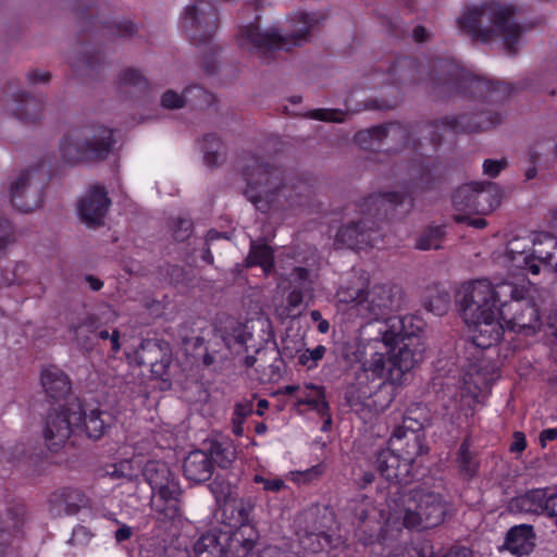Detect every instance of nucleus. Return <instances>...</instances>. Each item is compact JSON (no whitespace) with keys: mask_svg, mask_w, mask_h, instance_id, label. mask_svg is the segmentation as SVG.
I'll use <instances>...</instances> for the list:
<instances>
[{"mask_svg":"<svg viewBox=\"0 0 557 557\" xmlns=\"http://www.w3.org/2000/svg\"><path fill=\"white\" fill-rule=\"evenodd\" d=\"M475 214H487L495 210L500 203V193L495 183L475 182Z\"/></svg>","mask_w":557,"mask_h":557,"instance_id":"34","label":"nucleus"},{"mask_svg":"<svg viewBox=\"0 0 557 557\" xmlns=\"http://www.w3.org/2000/svg\"><path fill=\"white\" fill-rule=\"evenodd\" d=\"M81 221L90 228L104 224V186L95 185L78 202Z\"/></svg>","mask_w":557,"mask_h":557,"instance_id":"19","label":"nucleus"},{"mask_svg":"<svg viewBox=\"0 0 557 557\" xmlns=\"http://www.w3.org/2000/svg\"><path fill=\"white\" fill-rule=\"evenodd\" d=\"M214 470L212 457L206 450L195 449L185 457L183 473L185 478L196 484L211 479Z\"/></svg>","mask_w":557,"mask_h":557,"instance_id":"24","label":"nucleus"},{"mask_svg":"<svg viewBox=\"0 0 557 557\" xmlns=\"http://www.w3.org/2000/svg\"><path fill=\"white\" fill-rule=\"evenodd\" d=\"M536 534L531 524H517L511 527L505 536L500 549L510 552L516 556H525L535 548Z\"/></svg>","mask_w":557,"mask_h":557,"instance_id":"22","label":"nucleus"},{"mask_svg":"<svg viewBox=\"0 0 557 557\" xmlns=\"http://www.w3.org/2000/svg\"><path fill=\"white\" fill-rule=\"evenodd\" d=\"M205 161L209 166H216L223 159V145L215 134L203 136Z\"/></svg>","mask_w":557,"mask_h":557,"instance_id":"42","label":"nucleus"},{"mask_svg":"<svg viewBox=\"0 0 557 557\" xmlns=\"http://www.w3.org/2000/svg\"><path fill=\"white\" fill-rule=\"evenodd\" d=\"M4 283L8 285H23L30 281L29 268L25 262H18L15 264L14 270L11 274V277L5 276L3 278Z\"/></svg>","mask_w":557,"mask_h":557,"instance_id":"55","label":"nucleus"},{"mask_svg":"<svg viewBox=\"0 0 557 557\" xmlns=\"http://www.w3.org/2000/svg\"><path fill=\"white\" fill-rule=\"evenodd\" d=\"M518 7L488 0L480 7L467 10L458 20L460 30L472 40L483 44L497 37L503 39L507 54L516 55L524 28L513 21Z\"/></svg>","mask_w":557,"mask_h":557,"instance_id":"3","label":"nucleus"},{"mask_svg":"<svg viewBox=\"0 0 557 557\" xmlns=\"http://www.w3.org/2000/svg\"><path fill=\"white\" fill-rule=\"evenodd\" d=\"M434 70L437 76L432 77V87L440 97L456 92L487 99L490 102H500L511 94L508 84L485 79L448 62H438Z\"/></svg>","mask_w":557,"mask_h":557,"instance_id":"7","label":"nucleus"},{"mask_svg":"<svg viewBox=\"0 0 557 557\" xmlns=\"http://www.w3.org/2000/svg\"><path fill=\"white\" fill-rule=\"evenodd\" d=\"M517 293V285L502 282L493 285L486 278L467 282L460 286L456 294L458 312L466 322L479 321L483 317H491L497 311L502 301H507Z\"/></svg>","mask_w":557,"mask_h":557,"instance_id":"8","label":"nucleus"},{"mask_svg":"<svg viewBox=\"0 0 557 557\" xmlns=\"http://www.w3.org/2000/svg\"><path fill=\"white\" fill-rule=\"evenodd\" d=\"M507 165L506 160H492L487 159L483 163L484 173L490 175L491 177L497 176L503 169Z\"/></svg>","mask_w":557,"mask_h":557,"instance_id":"62","label":"nucleus"},{"mask_svg":"<svg viewBox=\"0 0 557 557\" xmlns=\"http://www.w3.org/2000/svg\"><path fill=\"white\" fill-rule=\"evenodd\" d=\"M94 324H95V321L91 320L89 324L79 325L74 329V335H75L76 339L78 341V344L85 350L92 349L94 341L96 338L104 339V330L95 332L91 330Z\"/></svg>","mask_w":557,"mask_h":557,"instance_id":"46","label":"nucleus"},{"mask_svg":"<svg viewBox=\"0 0 557 557\" xmlns=\"http://www.w3.org/2000/svg\"><path fill=\"white\" fill-rule=\"evenodd\" d=\"M404 305V290L393 284H376L366 289L359 302V314L372 320H380L398 311Z\"/></svg>","mask_w":557,"mask_h":557,"instance_id":"12","label":"nucleus"},{"mask_svg":"<svg viewBox=\"0 0 557 557\" xmlns=\"http://www.w3.org/2000/svg\"><path fill=\"white\" fill-rule=\"evenodd\" d=\"M144 476L153 492L150 505L157 519L166 522L180 518L183 491L170 467L163 461H150Z\"/></svg>","mask_w":557,"mask_h":557,"instance_id":"9","label":"nucleus"},{"mask_svg":"<svg viewBox=\"0 0 557 557\" xmlns=\"http://www.w3.org/2000/svg\"><path fill=\"white\" fill-rule=\"evenodd\" d=\"M64 162L75 165L104 159V126L85 125L66 134L60 143Z\"/></svg>","mask_w":557,"mask_h":557,"instance_id":"10","label":"nucleus"},{"mask_svg":"<svg viewBox=\"0 0 557 557\" xmlns=\"http://www.w3.org/2000/svg\"><path fill=\"white\" fill-rule=\"evenodd\" d=\"M475 182L465 184L456 189L453 195V206L458 211L475 213Z\"/></svg>","mask_w":557,"mask_h":557,"instance_id":"40","label":"nucleus"},{"mask_svg":"<svg viewBox=\"0 0 557 557\" xmlns=\"http://www.w3.org/2000/svg\"><path fill=\"white\" fill-rule=\"evenodd\" d=\"M99 408L90 409L87 413L83 401L74 398L66 401L60 411H50L44 437L51 451H58L75 430L84 429L89 438L98 440L104 434V420Z\"/></svg>","mask_w":557,"mask_h":557,"instance_id":"6","label":"nucleus"},{"mask_svg":"<svg viewBox=\"0 0 557 557\" xmlns=\"http://www.w3.org/2000/svg\"><path fill=\"white\" fill-rule=\"evenodd\" d=\"M512 245H515V243H510L506 255L507 258L512 262L513 267L528 270L535 275L539 274L541 267L537 262L534 261L533 257H531V253L527 255L524 251L515 250L511 247Z\"/></svg>","mask_w":557,"mask_h":557,"instance_id":"44","label":"nucleus"},{"mask_svg":"<svg viewBox=\"0 0 557 557\" xmlns=\"http://www.w3.org/2000/svg\"><path fill=\"white\" fill-rule=\"evenodd\" d=\"M503 116L499 112L480 109L474 113H462L457 116H444L441 125L456 133L485 132L500 124Z\"/></svg>","mask_w":557,"mask_h":557,"instance_id":"16","label":"nucleus"},{"mask_svg":"<svg viewBox=\"0 0 557 557\" xmlns=\"http://www.w3.org/2000/svg\"><path fill=\"white\" fill-rule=\"evenodd\" d=\"M323 20L324 16L318 13L300 12L292 20L294 28L288 35H283L276 27L261 30L256 24H249L240 27L237 35L238 44L269 63L274 52L280 49L289 51L292 47H299L308 41L310 33Z\"/></svg>","mask_w":557,"mask_h":557,"instance_id":"5","label":"nucleus"},{"mask_svg":"<svg viewBox=\"0 0 557 557\" xmlns=\"http://www.w3.org/2000/svg\"><path fill=\"white\" fill-rule=\"evenodd\" d=\"M183 27L193 44L209 41L219 28L216 8L209 0H196L184 10Z\"/></svg>","mask_w":557,"mask_h":557,"instance_id":"13","label":"nucleus"},{"mask_svg":"<svg viewBox=\"0 0 557 557\" xmlns=\"http://www.w3.org/2000/svg\"><path fill=\"white\" fill-rule=\"evenodd\" d=\"M208 454L220 468L227 469L236 459V448L230 440L211 441Z\"/></svg>","mask_w":557,"mask_h":557,"instance_id":"37","label":"nucleus"},{"mask_svg":"<svg viewBox=\"0 0 557 557\" xmlns=\"http://www.w3.org/2000/svg\"><path fill=\"white\" fill-rule=\"evenodd\" d=\"M374 222L370 220L352 221L343 225L336 234V244L356 249L370 242L369 232L373 231Z\"/></svg>","mask_w":557,"mask_h":557,"instance_id":"29","label":"nucleus"},{"mask_svg":"<svg viewBox=\"0 0 557 557\" xmlns=\"http://www.w3.org/2000/svg\"><path fill=\"white\" fill-rule=\"evenodd\" d=\"M342 114L343 112L336 109H315L310 112L309 116L319 121L339 123L344 121L343 117H339Z\"/></svg>","mask_w":557,"mask_h":557,"instance_id":"59","label":"nucleus"},{"mask_svg":"<svg viewBox=\"0 0 557 557\" xmlns=\"http://www.w3.org/2000/svg\"><path fill=\"white\" fill-rule=\"evenodd\" d=\"M240 171L246 181L245 196L263 213L301 205L299 194L287 185L281 168L250 154L242 160Z\"/></svg>","mask_w":557,"mask_h":557,"instance_id":"4","label":"nucleus"},{"mask_svg":"<svg viewBox=\"0 0 557 557\" xmlns=\"http://www.w3.org/2000/svg\"><path fill=\"white\" fill-rule=\"evenodd\" d=\"M110 468L112 470H109L107 468V475L113 478V479H124L127 482H132L133 474H132V465L128 460L121 461L120 463L111 465Z\"/></svg>","mask_w":557,"mask_h":557,"instance_id":"57","label":"nucleus"},{"mask_svg":"<svg viewBox=\"0 0 557 557\" xmlns=\"http://www.w3.org/2000/svg\"><path fill=\"white\" fill-rule=\"evenodd\" d=\"M309 393L298 404L308 405L315 409L321 416H325L330 411L329 403L325 399V389L323 386L307 385Z\"/></svg>","mask_w":557,"mask_h":557,"instance_id":"41","label":"nucleus"},{"mask_svg":"<svg viewBox=\"0 0 557 557\" xmlns=\"http://www.w3.org/2000/svg\"><path fill=\"white\" fill-rule=\"evenodd\" d=\"M406 200V195L398 191L372 194L361 203V211L372 218L382 219L395 211Z\"/></svg>","mask_w":557,"mask_h":557,"instance_id":"23","label":"nucleus"},{"mask_svg":"<svg viewBox=\"0 0 557 557\" xmlns=\"http://www.w3.org/2000/svg\"><path fill=\"white\" fill-rule=\"evenodd\" d=\"M197 557H225L224 532L210 530L203 533L194 544Z\"/></svg>","mask_w":557,"mask_h":557,"instance_id":"33","label":"nucleus"},{"mask_svg":"<svg viewBox=\"0 0 557 557\" xmlns=\"http://www.w3.org/2000/svg\"><path fill=\"white\" fill-rule=\"evenodd\" d=\"M14 242V227L11 222L0 214V258L7 253V247Z\"/></svg>","mask_w":557,"mask_h":557,"instance_id":"53","label":"nucleus"},{"mask_svg":"<svg viewBox=\"0 0 557 557\" xmlns=\"http://www.w3.org/2000/svg\"><path fill=\"white\" fill-rule=\"evenodd\" d=\"M386 506L391 518L417 531L441 525L449 511L444 496L425 486L393 485L387 491Z\"/></svg>","mask_w":557,"mask_h":557,"instance_id":"2","label":"nucleus"},{"mask_svg":"<svg viewBox=\"0 0 557 557\" xmlns=\"http://www.w3.org/2000/svg\"><path fill=\"white\" fill-rule=\"evenodd\" d=\"M449 302L448 294H437L425 300L424 308L436 315H443L447 312Z\"/></svg>","mask_w":557,"mask_h":557,"instance_id":"52","label":"nucleus"},{"mask_svg":"<svg viewBox=\"0 0 557 557\" xmlns=\"http://www.w3.org/2000/svg\"><path fill=\"white\" fill-rule=\"evenodd\" d=\"M444 235L442 226H431L418 239L417 248L421 250L438 249Z\"/></svg>","mask_w":557,"mask_h":557,"instance_id":"49","label":"nucleus"},{"mask_svg":"<svg viewBox=\"0 0 557 557\" xmlns=\"http://www.w3.org/2000/svg\"><path fill=\"white\" fill-rule=\"evenodd\" d=\"M138 34L136 24L132 21H110L107 22V45H116L132 39Z\"/></svg>","mask_w":557,"mask_h":557,"instance_id":"38","label":"nucleus"},{"mask_svg":"<svg viewBox=\"0 0 557 557\" xmlns=\"http://www.w3.org/2000/svg\"><path fill=\"white\" fill-rule=\"evenodd\" d=\"M40 383L47 397L52 401L65 399L71 392V381L69 376L55 366H49L42 369Z\"/></svg>","mask_w":557,"mask_h":557,"instance_id":"28","label":"nucleus"},{"mask_svg":"<svg viewBox=\"0 0 557 557\" xmlns=\"http://www.w3.org/2000/svg\"><path fill=\"white\" fill-rule=\"evenodd\" d=\"M299 544L308 556H314L342 547L344 541L341 535L325 531H305L299 537Z\"/></svg>","mask_w":557,"mask_h":557,"instance_id":"27","label":"nucleus"},{"mask_svg":"<svg viewBox=\"0 0 557 557\" xmlns=\"http://www.w3.org/2000/svg\"><path fill=\"white\" fill-rule=\"evenodd\" d=\"M196 91L197 96H205L206 91L200 87H190L186 88L183 92V95H178L177 92L173 90L165 91L161 97V104L163 108L166 109H180L187 104V94Z\"/></svg>","mask_w":557,"mask_h":557,"instance_id":"43","label":"nucleus"},{"mask_svg":"<svg viewBox=\"0 0 557 557\" xmlns=\"http://www.w3.org/2000/svg\"><path fill=\"white\" fill-rule=\"evenodd\" d=\"M499 319L497 311H493L491 317H483L474 322H466L471 329L472 342L476 347L486 349L500 343L505 326Z\"/></svg>","mask_w":557,"mask_h":557,"instance_id":"18","label":"nucleus"},{"mask_svg":"<svg viewBox=\"0 0 557 557\" xmlns=\"http://www.w3.org/2000/svg\"><path fill=\"white\" fill-rule=\"evenodd\" d=\"M165 274L169 282L175 286H186L193 282L195 275L190 267L178 264H169L165 269Z\"/></svg>","mask_w":557,"mask_h":557,"instance_id":"47","label":"nucleus"},{"mask_svg":"<svg viewBox=\"0 0 557 557\" xmlns=\"http://www.w3.org/2000/svg\"><path fill=\"white\" fill-rule=\"evenodd\" d=\"M426 422L428 418L420 408L408 409L401 425L395 428L394 434L413 433V435H424L423 431Z\"/></svg>","mask_w":557,"mask_h":557,"instance_id":"39","label":"nucleus"},{"mask_svg":"<svg viewBox=\"0 0 557 557\" xmlns=\"http://www.w3.org/2000/svg\"><path fill=\"white\" fill-rule=\"evenodd\" d=\"M215 331L230 350H233L235 346L244 347L245 350H247L246 342L248 335L245 333L240 323L236 322L235 326L232 327V332L222 329Z\"/></svg>","mask_w":557,"mask_h":557,"instance_id":"45","label":"nucleus"},{"mask_svg":"<svg viewBox=\"0 0 557 557\" xmlns=\"http://www.w3.org/2000/svg\"><path fill=\"white\" fill-rule=\"evenodd\" d=\"M470 446V438L466 437L456 454L458 472L466 480L473 479L478 474L480 468L478 455L475 451L471 450Z\"/></svg>","mask_w":557,"mask_h":557,"instance_id":"35","label":"nucleus"},{"mask_svg":"<svg viewBox=\"0 0 557 557\" xmlns=\"http://www.w3.org/2000/svg\"><path fill=\"white\" fill-rule=\"evenodd\" d=\"M498 315L507 330L527 336L534 335L542 325L537 306L518 287L513 297L502 301Z\"/></svg>","mask_w":557,"mask_h":557,"instance_id":"11","label":"nucleus"},{"mask_svg":"<svg viewBox=\"0 0 557 557\" xmlns=\"http://www.w3.org/2000/svg\"><path fill=\"white\" fill-rule=\"evenodd\" d=\"M255 265L261 267L264 274L269 275L273 272L275 263L273 249L267 244H258L252 240L249 253L244 261V267L251 268Z\"/></svg>","mask_w":557,"mask_h":557,"instance_id":"36","label":"nucleus"},{"mask_svg":"<svg viewBox=\"0 0 557 557\" xmlns=\"http://www.w3.org/2000/svg\"><path fill=\"white\" fill-rule=\"evenodd\" d=\"M413 317L388 318L380 322L379 337L385 352H375L369 360L372 381L400 384L404 375L411 371L424 358L426 349L423 341V330L414 325Z\"/></svg>","mask_w":557,"mask_h":557,"instance_id":"1","label":"nucleus"},{"mask_svg":"<svg viewBox=\"0 0 557 557\" xmlns=\"http://www.w3.org/2000/svg\"><path fill=\"white\" fill-rule=\"evenodd\" d=\"M258 540L259 533L249 524H243L232 533L224 532L225 557H248Z\"/></svg>","mask_w":557,"mask_h":557,"instance_id":"21","label":"nucleus"},{"mask_svg":"<svg viewBox=\"0 0 557 557\" xmlns=\"http://www.w3.org/2000/svg\"><path fill=\"white\" fill-rule=\"evenodd\" d=\"M96 63L97 59L94 54L84 53L82 57L71 63V67L74 72H92L96 67Z\"/></svg>","mask_w":557,"mask_h":557,"instance_id":"60","label":"nucleus"},{"mask_svg":"<svg viewBox=\"0 0 557 557\" xmlns=\"http://www.w3.org/2000/svg\"><path fill=\"white\" fill-rule=\"evenodd\" d=\"M375 470L393 485L407 486L413 479L412 466L395 451L394 448H382L374 454Z\"/></svg>","mask_w":557,"mask_h":557,"instance_id":"15","label":"nucleus"},{"mask_svg":"<svg viewBox=\"0 0 557 557\" xmlns=\"http://www.w3.org/2000/svg\"><path fill=\"white\" fill-rule=\"evenodd\" d=\"M510 506L512 509L521 511V512H531L535 511L536 509L533 507V505L530 503L528 497H524V495H520L515 497L510 502Z\"/></svg>","mask_w":557,"mask_h":557,"instance_id":"64","label":"nucleus"},{"mask_svg":"<svg viewBox=\"0 0 557 557\" xmlns=\"http://www.w3.org/2000/svg\"><path fill=\"white\" fill-rule=\"evenodd\" d=\"M370 374L371 369H369L368 360L356 372L355 382L345 389V405L355 411L360 410L364 405V400L371 396L373 389L380 386V384H374L373 377L370 380Z\"/></svg>","mask_w":557,"mask_h":557,"instance_id":"20","label":"nucleus"},{"mask_svg":"<svg viewBox=\"0 0 557 557\" xmlns=\"http://www.w3.org/2000/svg\"><path fill=\"white\" fill-rule=\"evenodd\" d=\"M424 441V435H413V433H393L389 443L405 461L410 466H413V462L419 456L429 451V447L425 445Z\"/></svg>","mask_w":557,"mask_h":557,"instance_id":"30","label":"nucleus"},{"mask_svg":"<svg viewBox=\"0 0 557 557\" xmlns=\"http://www.w3.org/2000/svg\"><path fill=\"white\" fill-rule=\"evenodd\" d=\"M24 520L25 507L21 504L8 507L4 518L0 516V555L4 554V547L21 531Z\"/></svg>","mask_w":557,"mask_h":557,"instance_id":"31","label":"nucleus"},{"mask_svg":"<svg viewBox=\"0 0 557 557\" xmlns=\"http://www.w3.org/2000/svg\"><path fill=\"white\" fill-rule=\"evenodd\" d=\"M256 354L258 355V367L256 370L260 373L268 370L267 367L272 360H275L278 363H284L276 346L259 348L256 350Z\"/></svg>","mask_w":557,"mask_h":557,"instance_id":"51","label":"nucleus"},{"mask_svg":"<svg viewBox=\"0 0 557 557\" xmlns=\"http://www.w3.org/2000/svg\"><path fill=\"white\" fill-rule=\"evenodd\" d=\"M400 136L403 140L407 138V132L398 123H388L377 125L367 129H361L355 134V143L364 150H373L375 145L381 144L389 136Z\"/></svg>","mask_w":557,"mask_h":557,"instance_id":"26","label":"nucleus"},{"mask_svg":"<svg viewBox=\"0 0 557 557\" xmlns=\"http://www.w3.org/2000/svg\"><path fill=\"white\" fill-rule=\"evenodd\" d=\"M253 482L262 484L263 490L268 492H280L282 488L286 486L284 480L274 478V479H267L262 475H255Z\"/></svg>","mask_w":557,"mask_h":557,"instance_id":"61","label":"nucleus"},{"mask_svg":"<svg viewBox=\"0 0 557 557\" xmlns=\"http://www.w3.org/2000/svg\"><path fill=\"white\" fill-rule=\"evenodd\" d=\"M119 83L122 86H128L138 91H145L148 88L146 77L138 70L133 67H127L120 73Z\"/></svg>","mask_w":557,"mask_h":557,"instance_id":"48","label":"nucleus"},{"mask_svg":"<svg viewBox=\"0 0 557 557\" xmlns=\"http://www.w3.org/2000/svg\"><path fill=\"white\" fill-rule=\"evenodd\" d=\"M306 295L311 296L312 293L311 292H307V290H305L302 288L294 286V288L290 290V293L287 296V304H288V306L290 308L299 307L302 304Z\"/></svg>","mask_w":557,"mask_h":557,"instance_id":"63","label":"nucleus"},{"mask_svg":"<svg viewBox=\"0 0 557 557\" xmlns=\"http://www.w3.org/2000/svg\"><path fill=\"white\" fill-rule=\"evenodd\" d=\"M13 97L15 108L14 116L24 123H37L41 120L44 102L41 98L30 96L27 92L15 90L12 83H9V91Z\"/></svg>","mask_w":557,"mask_h":557,"instance_id":"25","label":"nucleus"},{"mask_svg":"<svg viewBox=\"0 0 557 557\" xmlns=\"http://www.w3.org/2000/svg\"><path fill=\"white\" fill-rule=\"evenodd\" d=\"M170 230L177 242H185L194 232V224L190 219L177 216L171 220Z\"/></svg>","mask_w":557,"mask_h":557,"instance_id":"50","label":"nucleus"},{"mask_svg":"<svg viewBox=\"0 0 557 557\" xmlns=\"http://www.w3.org/2000/svg\"><path fill=\"white\" fill-rule=\"evenodd\" d=\"M30 175L32 171L27 169L11 185L10 202L16 210L25 213L39 208L44 202L45 185L29 195Z\"/></svg>","mask_w":557,"mask_h":557,"instance_id":"17","label":"nucleus"},{"mask_svg":"<svg viewBox=\"0 0 557 557\" xmlns=\"http://www.w3.org/2000/svg\"><path fill=\"white\" fill-rule=\"evenodd\" d=\"M556 251L557 237L548 233H542L536 236L533 242V250L531 257H533L535 262H539L540 267L543 265L549 272L557 273V261L552 263Z\"/></svg>","mask_w":557,"mask_h":557,"instance_id":"32","label":"nucleus"},{"mask_svg":"<svg viewBox=\"0 0 557 557\" xmlns=\"http://www.w3.org/2000/svg\"><path fill=\"white\" fill-rule=\"evenodd\" d=\"M294 286L302 288L307 292H313V280L311 278V272L302 267L294 269Z\"/></svg>","mask_w":557,"mask_h":557,"instance_id":"56","label":"nucleus"},{"mask_svg":"<svg viewBox=\"0 0 557 557\" xmlns=\"http://www.w3.org/2000/svg\"><path fill=\"white\" fill-rule=\"evenodd\" d=\"M210 491L213 493L218 503H226L232 494V486L228 482L216 476L210 484Z\"/></svg>","mask_w":557,"mask_h":557,"instance_id":"54","label":"nucleus"},{"mask_svg":"<svg viewBox=\"0 0 557 557\" xmlns=\"http://www.w3.org/2000/svg\"><path fill=\"white\" fill-rule=\"evenodd\" d=\"M134 360L139 367H150L153 376L165 381L172 362V349L164 339L146 338L135 349Z\"/></svg>","mask_w":557,"mask_h":557,"instance_id":"14","label":"nucleus"},{"mask_svg":"<svg viewBox=\"0 0 557 557\" xmlns=\"http://www.w3.org/2000/svg\"><path fill=\"white\" fill-rule=\"evenodd\" d=\"M364 294H366V290L359 289V288H354V287H345V288H341L338 290V296H339L341 301L347 302V304L354 302L358 312H359V302L363 298Z\"/></svg>","mask_w":557,"mask_h":557,"instance_id":"58","label":"nucleus"}]
</instances>
